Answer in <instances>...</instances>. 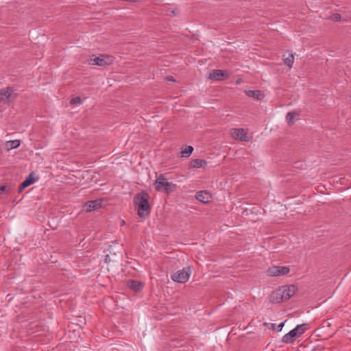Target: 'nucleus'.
<instances>
[{"label": "nucleus", "instance_id": "obj_27", "mask_svg": "<svg viewBox=\"0 0 351 351\" xmlns=\"http://www.w3.org/2000/svg\"><path fill=\"white\" fill-rule=\"evenodd\" d=\"M276 328V324H272V328L274 329Z\"/></svg>", "mask_w": 351, "mask_h": 351}, {"label": "nucleus", "instance_id": "obj_2", "mask_svg": "<svg viewBox=\"0 0 351 351\" xmlns=\"http://www.w3.org/2000/svg\"><path fill=\"white\" fill-rule=\"evenodd\" d=\"M149 195L146 192L137 193L133 199L138 216L145 219L150 214V206L148 202Z\"/></svg>", "mask_w": 351, "mask_h": 351}, {"label": "nucleus", "instance_id": "obj_7", "mask_svg": "<svg viewBox=\"0 0 351 351\" xmlns=\"http://www.w3.org/2000/svg\"><path fill=\"white\" fill-rule=\"evenodd\" d=\"M230 134L233 138L241 141L248 142L250 140V138L247 135L245 130L243 128L232 129Z\"/></svg>", "mask_w": 351, "mask_h": 351}, {"label": "nucleus", "instance_id": "obj_19", "mask_svg": "<svg viewBox=\"0 0 351 351\" xmlns=\"http://www.w3.org/2000/svg\"><path fill=\"white\" fill-rule=\"evenodd\" d=\"M284 62L287 66L291 68L294 62L293 55L292 53H289L287 57L285 58Z\"/></svg>", "mask_w": 351, "mask_h": 351}, {"label": "nucleus", "instance_id": "obj_9", "mask_svg": "<svg viewBox=\"0 0 351 351\" xmlns=\"http://www.w3.org/2000/svg\"><path fill=\"white\" fill-rule=\"evenodd\" d=\"M37 180L38 178H36L33 176V173H29V175L25 179V180L19 185L18 192L21 193L25 188L34 184Z\"/></svg>", "mask_w": 351, "mask_h": 351}, {"label": "nucleus", "instance_id": "obj_6", "mask_svg": "<svg viewBox=\"0 0 351 351\" xmlns=\"http://www.w3.org/2000/svg\"><path fill=\"white\" fill-rule=\"evenodd\" d=\"M190 269L183 268L181 270L178 271L171 276V279L174 282L179 283H185L189 279L191 272Z\"/></svg>", "mask_w": 351, "mask_h": 351}, {"label": "nucleus", "instance_id": "obj_14", "mask_svg": "<svg viewBox=\"0 0 351 351\" xmlns=\"http://www.w3.org/2000/svg\"><path fill=\"white\" fill-rule=\"evenodd\" d=\"M298 336L296 335V332L291 330L288 333L282 337V342L285 343H293L295 341V338H297Z\"/></svg>", "mask_w": 351, "mask_h": 351}, {"label": "nucleus", "instance_id": "obj_13", "mask_svg": "<svg viewBox=\"0 0 351 351\" xmlns=\"http://www.w3.org/2000/svg\"><path fill=\"white\" fill-rule=\"evenodd\" d=\"M127 286L130 289L137 292V291H141L143 289V284L137 280H129L127 282Z\"/></svg>", "mask_w": 351, "mask_h": 351}, {"label": "nucleus", "instance_id": "obj_20", "mask_svg": "<svg viewBox=\"0 0 351 351\" xmlns=\"http://www.w3.org/2000/svg\"><path fill=\"white\" fill-rule=\"evenodd\" d=\"M20 143L19 140L9 141H7L6 145L9 149H15L19 147Z\"/></svg>", "mask_w": 351, "mask_h": 351}, {"label": "nucleus", "instance_id": "obj_22", "mask_svg": "<svg viewBox=\"0 0 351 351\" xmlns=\"http://www.w3.org/2000/svg\"><path fill=\"white\" fill-rule=\"evenodd\" d=\"M71 104H82V99L80 97H75L71 99Z\"/></svg>", "mask_w": 351, "mask_h": 351}, {"label": "nucleus", "instance_id": "obj_10", "mask_svg": "<svg viewBox=\"0 0 351 351\" xmlns=\"http://www.w3.org/2000/svg\"><path fill=\"white\" fill-rule=\"evenodd\" d=\"M102 206V199H97L86 202L85 207L87 212L97 210Z\"/></svg>", "mask_w": 351, "mask_h": 351}, {"label": "nucleus", "instance_id": "obj_26", "mask_svg": "<svg viewBox=\"0 0 351 351\" xmlns=\"http://www.w3.org/2000/svg\"><path fill=\"white\" fill-rule=\"evenodd\" d=\"M167 80L168 81H172V82H174V81H175V80L173 79V77H168L167 78Z\"/></svg>", "mask_w": 351, "mask_h": 351}, {"label": "nucleus", "instance_id": "obj_18", "mask_svg": "<svg viewBox=\"0 0 351 351\" xmlns=\"http://www.w3.org/2000/svg\"><path fill=\"white\" fill-rule=\"evenodd\" d=\"M305 324H299L295 328L293 329L296 332L298 337L304 333L306 329L304 328Z\"/></svg>", "mask_w": 351, "mask_h": 351}, {"label": "nucleus", "instance_id": "obj_1", "mask_svg": "<svg viewBox=\"0 0 351 351\" xmlns=\"http://www.w3.org/2000/svg\"><path fill=\"white\" fill-rule=\"evenodd\" d=\"M297 287L295 285H285L279 287L273 291L270 295V302L278 304L291 298L296 292Z\"/></svg>", "mask_w": 351, "mask_h": 351}, {"label": "nucleus", "instance_id": "obj_4", "mask_svg": "<svg viewBox=\"0 0 351 351\" xmlns=\"http://www.w3.org/2000/svg\"><path fill=\"white\" fill-rule=\"evenodd\" d=\"M90 63L93 65H98L104 66L106 65H110L113 63L114 59L112 56L107 55H100L98 57L93 56L90 58Z\"/></svg>", "mask_w": 351, "mask_h": 351}, {"label": "nucleus", "instance_id": "obj_15", "mask_svg": "<svg viewBox=\"0 0 351 351\" xmlns=\"http://www.w3.org/2000/svg\"><path fill=\"white\" fill-rule=\"evenodd\" d=\"M206 165L207 162L202 159H194L190 162V167L192 168L204 167Z\"/></svg>", "mask_w": 351, "mask_h": 351}, {"label": "nucleus", "instance_id": "obj_23", "mask_svg": "<svg viewBox=\"0 0 351 351\" xmlns=\"http://www.w3.org/2000/svg\"><path fill=\"white\" fill-rule=\"evenodd\" d=\"M8 192V188L5 185H0V194Z\"/></svg>", "mask_w": 351, "mask_h": 351}, {"label": "nucleus", "instance_id": "obj_17", "mask_svg": "<svg viewBox=\"0 0 351 351\" xmlns=\"http://www.w3.org/2000/svg\"><path fill=\"white\" fill-rule=\"evenodd\" d=\"M193 151V147L192 146H186L183 150H182L181 156L184 158H187L192 154Z\"/></svg>", "mask_w": 351, "mask_h": 351}, {"label": "nucleus", "instance_id": "obj_12", "mask_svg": "<svg viewBox=\"0 0 351 351\" xmlns=\"http://www.w3.org/2000/svg\"><path fill=\"white\" fill-rule=\"evenodd\" d=\"M225 75H227L226 71L219 69H215L213 70L212 73H210L209 78L211 80L220 81L222 80Z\"/></svg>", "mask_w": 351, "mask_h": 351}, {"label": "nucleus", "instance_id": "obj_21", "mask_svg": "<svg viewBox=\"0 0 351 351\" xmlns=\"http://www.w3.org/2000/svg\"><path fill=\"white\" fill-rule=\"evenodd\" d=\"M298 114L295 112H289L286 115V120L287 123L291 125L293 124V119Z\"/></svg>", "mask_w": 351, "mask_h": 351}, {"label": "nucleus", "instance_id": "obj_24", "mask_svg": "<svg viewBox=\"0 0 351 351\" xmlns=\"http://www.w3.org/2000/svg\"><path fill=\"white\" fill-rule=\"evenodd\" d=\"M333 18L335 21H339L341 19V15L339 14H335L333 15Z\"/></svg>", "mask_w": 351, "mask_h": 351}, {"label": "nucleus", "instance_id": "obj_25", "mask_svg": "<svg viewBox=\"0 0 351 351\" xmlns=\"http://www.w3.org/2000/svg\"><path fill=\"white\" fill-rule=\"evenodd\" d=\"M283 326H284V323H281V324H279V325H278V326H277V330H278V331H281V330H282V328H283Z\"/></svg>", "mask_w": 351, "mask_h": 351}, {"label": "nucleus", "instance_id": "obj_3", "mask_svg": "<svg viewBox=\"0 0 351 351\" xmlns=\"http://www.w3.org/2000/svg\"><path fill=\"white\" fill-rule=\"evenodd\" d=\"M154 185L156 191H165L167 194L175 191L176 189V184L173 182H168L167 178L162 174H160L157 177Z\"/></svg>", "mask_w": 351, "mask_h": 351}, {"label": "nucleus", "instance_id": "obj_11", "mask_svg": "<svg viewBox=\"0 0 351 351\" xmlns=\"http://www.w3.org/2000/svg\"><path fill=\"white\" fill-rule=\"evenodd\" d=\"M195 197L199 202L206 204L211 201V194L206 191H200L196 193Z\"/></svg>", "mask_w": 351, "mask_h": 351}, {"label": "nucleus", "instance_id": "obj_16", "mask_svg": "<svg viewBox=\"0 0 351 351\" xmlns=\"http://www.w3.org/2000/svg\"><path fill=\"white\" fill-rule=\"evenodd\" d=\"M245 94L250 97L254 98L257 100L261 99V92L258 90H245Z\"/></svg>", "mask_w": 351, "mask_h": 351}, {"label": "nucleus", "instance_id": "obj_5", "mask_svg": "<svg viewBox=\"0 0 351 351\" xmlns=\"http://www.w3.org/2000/svg\"><path fill=\"white\" fill-rule=\"evenodd\" d=\"M14 92V89L10 86L0 89V101L5 104H10L16 97Z\"/></svg>", "mask_w": 351, "mask_h": 351}, {"label": "nucleus", "instance_id": "obj_8", "mask_svg": "<svg viewBox=\"0 0 351 351\" xmlns=\"http://www.w3.org/2000/svg\"><path fill=\"white\" fill-rule=\"evenodd\" d=\"M290 269L287 267L273 266L267 270V274L269 276H278L287 274Z\"/></svg>", "mask_w": 351, "mask_h": 351}]
</instances>
